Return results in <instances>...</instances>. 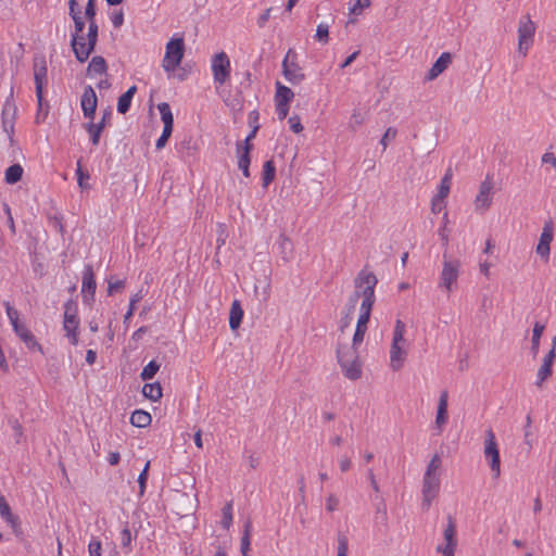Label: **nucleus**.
I'll use <instances>...</instances> for the list:
<instances>
[{"mask_svg":"<svg viewBox=\"0 0 556 556\" xmlns=\"http://www.w3.org/2000/svg\"><path fill=\"white\" fill-rule=\"evenodd\" d=\"M102 545L97 538H92L88 544L89 556H102Z\"/></svg>","mask_w":556,"mask_h":556,"instance_id":"obj_42","label":"nucleus"},{"mask_svg":"<svg viewBox=\"0 0 556 556\" xmlns=\"http://www.w3.org/2000/svg\"><path fill=\"white\" fill-rule=\"evenodd\" d=\"M536 26L531 20L530 15H522L518 21V46L517 54L520 58H526L534 42Z\"/></svg>","mask_w":556,"mask_h":556,"instance_id":"obj_7","label":"nucleus"},{"mask_svg":"<svg viewBox=\"0 0 556 556\" xmlns=\"http://www.w3.org/2000/svg\"><path fill=\"white\" fill-rule=\"evenodd\" d=\"M80 320L77 316V308L75 305L66 304L63 315V330L65 337L72 345L78 344V329Z\"/></svg>","mask_w":556,"mask_h":556,"instance_id":"obj_10","label":"nucleus"},{"mask_svg":"<svg viewBox=\"0 0 556 556\" xmlns=\"http://www.w3.org/2000/svg\"><path fill=\"white\" fill-rule=\"evenodd\" d=\"M447 406L448 393L447 391H442L439 396L437 415L434 420V425L439 433L442 432L443 428L445 427L448 420Z\"/></svg>","mask_w":556,"mask_h":556,"instance_id":"obj_18","label":"nucleus"},{"mask_svg":"<svg viewBox=\"0 0 556 556\" xmlns=\"http://www.w3.org/2000/svg\"><path fill=\"white\" fill-rule=\"evenodd\" d=\"M271 9L265 10L257 18V25L264 27L270 17Z\"/></svg>","mask_w":556,"mask_h":556,"instance_id":"obj_59","label":"nucleus"},{"mask_svg":"<svg viewBox=\"0 0 556 556\" xmlns=\"http://www.w3.org/2000/svg\"><path fill=\"white\" fill-rule=\"evenodd\" d=\"M406 325L401 320L397 319L394 325V329L392 332V340L390 345V368L393 371L401 370L405 362L407 359L409 349H410V342L406 339Z\"/></svg>","mask_w":556,"mask_h":556,"instance_id":"obj_4","label":"nucleus"},{"mask_svg":"<svg viewBox=\"0 0 556 556\" xmlns=\"http://www.w3.org/2000/svg\"><path fill=\"white\" fill-rule=\"evenodd\" d=\"M363 123H364V115L362 114L361 111L354 110L351 115L350 126L352 128H356V127L361 126Z\"/></svg>","mask_w":556,"mask_h":556,"instance_id":"obj_49","label":"nucleus"},{"mask_svg":"<svg viewBox=\"0 0 556 556\" xmlns=\"http://www.w3.org/2000/svg\"><path fill=\"white\" fill-rule=\"evenodd\" d=\"M378 279L376 275L367 269H362L354 280V292L350 296L342 319V327L350 325L352 315L357 302L361 300L359 313L352 342L339 343L337 348V359L345 378L357 380L362 377L363 365L359 358V348L362 346L372 306L376 301L375 288Z\"/></svg>","mask_w":556,"mask_h":556,"instance_id":"obj_1","label":"nucleus"},{"mask_svg":"<svg viewBox=\"0 0 556 556\" xmlns=\"http://www.w3.org/2000/svg\"><path fill=\"white\" fill-rule=\"evenodd\" d=\"M89 72L94 74H103L106 71V63L102 56L92 58L88 66Z\"/></svg>","mask_w":556,"mask_h":556,"instance_id":"obj_37","label":"nucleus"},{"mask_svg":"<svg viewBox=\"0 0 556 556\" xmlns=\"http://www.w3.org/2000/svg\"><path fill=\"white\" fill-rule=\"evenodd\" d=\"M542 163L549 164L552 167L556 169V156L551 152H546L543 154Z\"/></svg>","mask_w":556,"mask_h":556,"instance_id":"obj_58","label":"nucleus"},{"mask_svg":"<svg viewBox=\"0 0 556 556\" xmlns=\"http://www.w3.org/2000/svg\"><path fill=\"white\" fill-rule=\"evenodd\" d=\"M457 531L454 521L448 518L446 526L443 529L442 542L437 546L438 553L456 552L457 548Z\"/></svg>","mask_w":556,"mask_h":556,"instance_id":"obj_15","label":"nucleus"},{"mask_svg":"<svg viewBox=\"0 0 556 556\" xmlns=\"http://www.w3.org/2000/svg\"><path fill=\"white\" fill-rule=\"evenodd\" d=\"M452 56L448 52H443L439 59L433 63L431 68L428 72L427 79L433 80L435 79L440 74H442L451 64Z\"/></svg>","mask_w":556,"mask_h":556,"instance_id":"obj_24","label":"nucleus"},{"mask_svg":"<svg viewBox=\"0 0 556 556\" xmlns=\"http://www.w3.org/2000/svg\"><path fill=\"white\" fill-rule=\"evenodd\" d=\"M447 222H448V215H447V212H444L443 214V226L442 228L440 229L439 233L442 238V240L447 243L448 241V237L446 235V225H447Z\"/></svg>","mask_w":556,"mask_h":556,"instance_id":"obj_57","label":"nucleus"},{"mask_svg":"<svg viewBox=\"0 0 556 556\" xmlns=\"http://www.w3.org/2000/svg\"><path fill=\"white\" fill-rule=\"evenodd\" d=\"M339 505V500L333 494H330L326 500V509L328 511H334Z\"/></svg>","mask_w":556,"mask_h":556,"instance_id":"obj_54","label":"nucleus"},{"mask_svg":"<svg viewBox=\"0 0 556 556\" xmlns=\"http://www.w3.org/2000/svg\"><path fill=\"white\" fill-rule=\"evenodd\" d=\"M34 78L36 86V97L38 100L39 112L42 110V99H43V86L47 83V62L43 56H37L34 60ZM40 113L37 115V123H40Z\"/></svg>","mask_w":556,"mask_h":556,"instance_id":"obj_11","label":"nucleus"},{"mask_svg":"<svg viewBox=\"0 0 556 556\" xmlns=\"http://www.w3.org/2000/svg\"><path fill=\"white\" fill-rule=\"evenodd\" d=\"M545 326L540 323H535L532 330V339H531V351L533 356L535 357L539 353L541 337L544 332Z\"/></svg>","mask_w":556,"mask_h":556,"instance_id":"obj_34","label":"nucleus"},{"mask_svg":"<svg viewBox=\"0 0 556 556\" xmlns=\"http://www.w3.org/2000/svg\"><path fill=\"white\" fill-rule=\"evenodd\" d=\"M4 306H5L7 316L10 320V324L12 325V328L14 329L15 326L22 325L23 323L20 321V314H18L17 309L12 307L9 302H5Z\"/></svg>","mask_w":556,"mask_h":556,"instance_id":"obj_40","label":"nucleus"},{"mask_svg":"<svg viewBox=\"0 0 556 556\" xmlns=\"http://www.w3.org/2000/svg\"><path fill=\"white\" fill-rule=\"evenodd\" d=\"M0 516L12 528H16L18 526V518L12 514L10 506L2 494H0Z\"/></svg>","mask_w":556,"mask_h":556,"instance_id":"obj_27","label":"nucleus"},{"mask_svg":"<svg viewBox=\"0 0 556 556\" xmlns=\"http://www.w3.org/2000/svg\"><path fill=\"white\" fill-rule=\"evenodd\" d=\"M450 191H451L450 185L440 182L438 192L434 197L446 201V198L448 197Z\"/></svg>","mask_w":556,"mask_h":556,"instance_id":"obj_51","label":"nucleus"},{"mask_svg":"<svg viewBox=\"0 0 556 556\" xmlns=\"http://www.w3.org/2000/svg\"><path fill=\"white\" fill-rule=\"evenodd\" d=\"M294 98V92L280 81H276L275 103L290 104Z\"/></svg>","mask_w":556,"mask_h":556,"instance_id":"obj_28","label":"nucleus"},{"mask_svg":"<svg viewBox=\"0 0 556 556\" xmlns=\"http://www.w3.org/2000/svg\"><path fill=\"white\" fill-rule=\"evenodd\" d=\"M493 182L486 177L479 186V192L475 198L473 205L477 212H485L492 204Z\"/></svg>","mask_w":556,"mask_h":556,"instance_id":"obj_14","label":"nucleus"},{"mask_svg":"<svg viewBox=\"0 0 556 556\" xmlns=\"http://www.w3.org/2000/svg\"><path fill=\"white\" fill-rule=\"evenodd\" d=\"M370 5H371L370 0H351L349 2V15H350L349 23H355L357 20V16L362 15L365 10L370 8Z\"/></svg>","mask_w":556,"mask_h":556,"instance_id":"obj_25","label":"nucleus"},{"mask_svg":"<svg viewBox=\"0 0 556 556\" xmlns=\"http://www.w3.org/2000/svg\"><path fill=\"white\" fill-rule=\"evenodd\" d=\"M253 146H241L237 144V157H238V167L242 172L244 177H250V152Z\"/></svg>","mask_w":556,"mask_h":556,"instance_id":"obj_23","label":"nucleus"},{"mask_svg":"<svg viewBox=\"0 0 556 556\" xmlns=\"http://www.w3.org/2000/svg\"><path fill=\"white\" fill-rule=\"evenodd\" d=\"M329 28L330 25L328 23L318 24L316 28L315 39L318 42L326 45L329 40Z\"/></svg>","mask_w":556,"mask_h":556,"instance_id":"obj_38","label":"nucleus"},{"mask_svg":"<svg viewBox=\"0 0 556 556\" xmlns=\"http://www.w3.org/2000/svg\"><path fill=\"white\" fill-rule=\"evenodd\" d=\"M131 541H132L131 532L127 527H125L121 531V545L125 549V553H129L131 551Z\"/></svg>","mask_w":556,"mask_h":556,"instance_id":"obj_41","label":"nucleus"},{"mask_svg":"<svg viewBox=\"0 0 556 556\" xmlns=\"http://www.w3.org/2000/svg\"><path fill=\"white\" fill-rule=\"evenodd\" d=\"M97 283L94 280V274L90 266H87L83 273L81 281V294L85 302L93 300Z\"/></svg>","mask_w":556,"mask_h":556,"instance_id":"obj_19","label":"nucleus"},{"mask_svg":"<svg viewBox=\"0 0 556 556\" xmlns=\"http://www.w3.org/2000/svg\"><path fill=\"white\" fill-rule=\"evenodd\" d=\"M555 361V354L554 351H548V353L544 356L542 365L540 366L538 372H536V381L535 384L538 387H541L543 382L551 377L552 375V367Z\"/></svg>","mask_w":556,"mask_h":556,"instance_id":"obj_22","label":"nucleus"},{"mask_svg":"<svg viewBox=\"0 0 556 556\" xmlns=\"http://www.w3.org/2000/svg\"><path fill=\"white\" fill-rule=\"evenodd\" d=\"M97 104L98 98L93 88L91 86L85 87L80 99V106L86 118L91 121L94 118Z\"/></svg>","mask_w":556,"mask_h":556,"instance_id":"obj_16","label":"nucleus"},{"mask_svg":"<svg viewBox=\"0 0 556 556\" xmlns=\"http://www.w3.org/2000/svg\"><path fill=\"white\" fill-rule=\"evenodd\" d=\"M159 369L160 365L155 361H151L143 367L140 377L142 380H150L155 376Z\"/></svg>","mask_w":556,"mask_h":556,"instance_id":"obj_39","label":"nucleus"},{"mask_svg":"<svg viewBox=\"0 0 556 556\" xmlns=\"http://www.w3.org/2000/svg\"><path fill=\"white\" fill-rule=\"evenodd\" d=\"M72 18L74 20V23H75V33L73 34V36H84L83 35V30H84V27H85V23L81 20L80 14L77 15V16H74ZM74 37H72V39Z\"/></svg>","mask_w":556,"mask_h":556,"instance_id":"obj_52","label":"nucleus"},{"mask_svg":"<svg viewBox=\"0 0 556 556\" xmlns=\"http://www.w3.org/2000/svg\"><path fill=\"white\" fill-rule=\"evenodd\" d=\"M396 136V129L393 128V127H389L384 135L382 136L381 140H380V143L381 146L383 147V150L387 149V147L389 146V142L392 141Z\"/></svg>","mask_w":556,"mask_h":556,"instance_id":"obj_47","label":"nucleus"},{"mask_svg":"<svg viewBox=\"0 0 556 556\" xmlns=\"http://www.w3.org/2000/svg\"><path fill=\"white\" fill-rule=\"evenodd\" d=\"M185 53V43L182 38H172L165 46V54L162 60V67L172 77L176 68L180 65Z\"/></svg>","mask_w":556,"mask_h":556,"instance_id":"obj_8","label":"nucleus"},{"mask_svg":"<svg viewBox=\"0 0 556 556\" xmlns=\"http://www.w3.org/2000/svg\"><path fill=\"white\" fill-rule=\"evenodd\" d=\"M149 468H150V462L148 460L144 465V468L142 469V471L140 472V475L138 477L140 494L144 493Z\"/></svg>","mask_w":556,"mask_h":556,"instance_id":"obj_45","label":"nucleus"},{"mask_svg":"<svg viewBox=\"0 0 556 556\" xmlns=\"http://www.w3.org/2000/svg\"><path fill=\"white\" fill-rule=\"evenodd\" d=\"M23 167L20 164H13L5 169L4 179L9 185L16 184L23 176Z\"/></svg>","mask_w":556,"mask_h":556,"instance_id":"obj_33","label":"nucleus"},{"mask_svg":"<svg viewBox=\"0 0 556 556\" xmlns=\"http://www.w3.org/2000/svg\"><path fill=\"white\" fill-rule=\"evenodd\" d=\"M15 334L23 341V343L29 349L30 351H37L41 354H43V349L41 344L37 341L35 336L31 333V331L24 325L15 326L13 329Z\"/></svg>","mask_w":556,"mask_h":556,"instance_id":"obj_20","label":"nucleus"},{"mask_svg":"<svg viewBox=\"0 0 556 556\" xmlns=\"http://www.w3.org/2000/svg\"><path fill=\"white\" fill-rule=\"evenodd\" d=\"M352 466V462L348 456H342L339 459V467L341 471L345 472L348 471Z\"/></svg>","mask_w":556,"mask_h":556,"instance_id":"obj_60","label":"nucleus"},{"mask_svg":"<svg viewBox=\"0 0 556 556\" xmlns=\"http://www.w3.org/2000/svg\"><path fill=\"white\" fill-rule=\"evenodd\" d=\"M124 288V281L123 280H115V281H109V288L108 292L109 294H113L116 291H119Z\"/></svg>","mask_w":556,"mask_h":556,"instance_id":"obj_56","label":"nucleus"},{"mask_svg":"<svg viewBox=\"0 0 556 556\" xmlns=\"http://www.w3.org/2000/svg\"><path fill=\"white\" fill-rule=\"evenodd\" d=\"M243 318V309L238 300H235L230 307L229 313V326L231 330H236L239 328Z\"/></svg>","mask_w":556,"mask_h":556,"instance_id":"obj_29","label":"nucleus"},{"mask_svg":"<svg viewBox=\"0 0 556 556\" xmlns=\"http://www.w3.org/2000/svg\"><path fill=\"white\" fill-rule=\"evenodd\" d=\"M462 263L446 253L443 254L442 269L440 271L438 287L445 293H451L457 287L460 276Z\"/></svg>","mask_w":556,"mask_h":556,"instance_id":"obj_6","label":"nucleus"},{"mask_svg":"<svg viewBox=\"0 0 556 556\" xmlns=\"http://www.w3.org/2000/svg\"><path fill=\"white\" fill-rule=\"evenodd\" d=\"M276 113L279 119H285L289 113V105L283 103H275Z\"/></svg>","mask_w":556,"mask_h":556,"instance_id":"obj_53","label":"nucleus"},{"mask_svg":"<svg viewBox=\"0 0 556 556\" xmlns=\"http://www.w3.org/2000/svg\"><path fill=\"white\" fill-rule=\"evenodd\" d=\"M223 517H222V520H220V526L228 530L231 525H232V521H233V514H232V504L231 503H227L223 510Z\"/></svg>","mask_w":556,"mask_h":556,"instance_id":"obj_36","label":"nucleus"},{"mask_svg":"<svg viewBox=\"0 0 556 556\" xmlns=\"http://www.w3.org/2000/svg\"><path fill=\"white\" fill-rule=\"evenodd\" d=\"M290 58L291 51L287 53L282 61V74L289 83L293 85L300 84L302 80H304L305 75L302 73L300 66L295 62L290 61Z\"/></svg>","mask_w":556,"mask_h":556,"instance_id":"obj_17","label":"nucleus"},{"mask_svg":"<svg viewBox=\"0 0 556 556\" xmlns=\"http://www.w3.org/2000/svg\"><path fill=\"white\" fill-rule=\"evenodd\" d=\"M157 110L161 114V119L164 124L163 132L161 137L156 140L155 147L157 150L163 149L166 146L168 138L173 132L174 117L170 110V106L166 102H162L157 105Z\"/></svg>","mask_w":556,"mask_h":556,"instance_id":"obj_12","label":"nucleus"},{"mask_svg":"<svg viewBox=\"0 0 556 556\" xmlns=\"http://www.w3.org/2000/svg\"><path fill=\"white\" fill-rule=\"evenodd\" d=\"M251 551V539L241 538L240 552L242 556H249Z\"/></svg>","mask_w":556,"mask_h":556,"instance_id":"obj_55","label":"nucleus"},{"mask_svg":"<svg viewBox=\"0 0 556 556\" xmlns=\"http://www.w3.org/2000/svg\"><path fill=\"white\" fill-rule=\"evenodd\" d=\"M111 22L115 28H118L124 23V13L122 10L115 11L110 16Z\"/></svg>","mask_w":556,"mask_h":556,"instance_id":"obj_50","label":"nucleus"},{"mask_svg":"<svg viewBox=\"0 0 556 556\" xmlns=\"http://www.w3.org/2000/svg\"><path fill=\"white\" fill-rule=\"evenodd\" d=\"M121 459V455L117 452H111L108 456V462L110 465L115 466L118 464Z\"/></svg>","mask_w":556,"mask_h":556,"instance_id":"obj_64","label":"nucleus"},{"mask_svg":"<svg viewBox=\"0 0 556 556\" xmlns=\"http://www.w3.org/2000/svg\"><path fill=\"white\" fill-rule=\"evenodd\" d=\"M288 124L290 126V129L295 134H300L303 130L301 119L298 115L289 117Z\"/></svg>","mask_w":556,"mask_h":556,"instance_id":"obj_48","label":"nucleus"},{"mask_svg":"<svg viewBox=\"0 0 556 556\" xmlns=\"http://www.w3.org/2000/svg\"><path fill=\"white\" fill-rule=\"evenodd\" d=\"M442 458L439 454H434L427 465L422 476L421 497L422 507L428 509L432 502L437 498L441 486Z\"/></svg>","mask_w":556,"mask_h":556,"instance_id":"obj_3","label":"nucleus"},{"mask_svg":"<svg viewBox=\"0 0 556 556\" xmlns=\"http://www.w3.org/2000/svg\"><path fill=\"white\" fill-rule=\"evenodd\" d=\"M276 167L271 160H268L263 165L262 172V184L264 188H267L269 184L275 179Z\"/></svg>","mask_w":556,"mask_h":556,"instance_id":"obj_35","label":"nucleus"},{"mask_svg":"<svg viewBox=\"0 0 556 556\" xmlns=\"http://www.w3.org/2000/svg\"><path fill=\"white\" fill-rule=\"evenodd\" d=\"M483 456L485 460L489 463L493 477L498 478L501 475L500 450L495 434L491 429L485 431V439L483 443Z\"/></svg>","mask_w":556,"mask_h":556,"instance_id":"obj_9","label":"nucleus"},{"mask_svg":"<svg viewBox=\"0 0 556 556\" xmlns=\"http://www.w3.org/2000/svg\"><path fill=\"white\" fill-rule=\"evenodd\" d=\"M491 264L486 261L484 262H480L479 264V269H480V273L485 276V277H489L490 276V269H491Z\"/></svg>","mask_w":556,"mask_h":556,"instance_id":"obj_62","label":"nucleus"},{"mask_svg":"<svg viewBox=\"0 0 556 556\" xmlns=\"http://www.w3.org/2000/svg\"><path fill=\"white\" fill-rule=\"evenodd\" d=\"M279 248L281 249V253L283 254V260L288 261L289 260V254L291 253L292 251V243L291 241L286 238V237H281L280 238V241H279Z\"/></svg>","mask_w":556,"mask_h":556,"instance_id":"obj_43","label":"nucleus"},{"mask_svg":"<svg viewBox=\"0 0 556 556\" xmlns=\"http://www.w3.org/2000/svg\"><path fill=\"white\" fill-rule=\"evenodd\" d=\"M554 238V225L552 222H546L542 228V232L539 238V242L535 248L536 254L547 262L551 254V243Z\"/></svg>","mask_w":556,"mask_h":556,"instance_id":"obj_13","label":"nucleus"},{"mask_svg":"<svg viewBox=\"0 0 556 556\" xmlns=\"http://www.w3.org/2000/svg\"><path fill=\"white\" fill-rule=\"evenodd\" d=\"M152 421L151 415L142 409H136L130 416V424L137 428H146Z\"/></svg>","mask_w":556,"mask_h":556,"instance_id":"obj_30","label":"nucleus"},{"mask_svg":"<svg viewBox=\"0 0 556 556\" xmlns=\"http://www.w3.org/2000/svg\"><path fill=\"white\" fill-rule=\"evenodd\" d=\"M15 106L7 103L2 111V126L8 135L13 132Z\"/></svg>","mask_w":556,"mask_h":556,"instance_id":"obj_26","label":"nucleus"},{"mask_svg":"<svg viewBox=\"0 0 556 556\" xmlns=\"http://www.w3.org/2000/svg\"><path fill=\"white\" fill-rule=\"evenodd\" d=\"M76 175L78 177V184L80 187H84V180L85 179H88L89 176L84 174L83 169H81V165H80V162H78L77 164V169H76Z\"/></svg>","mask_w":556,"mask_h":556,"instance_id":"obj_61","label":"nucleus"},{"mask_svg":"<svg viewBox=\"0 0 556 556\" xmlns=\"http://www.w3.org/2000/svg\"><path fill=\"white\" fill-rule=\"evenodd\" d=\"M211 71L216 93L225 101L226 104H229L228 99L225 97L223 86L230 79L231 63L229 56L224 51L216 53L212 58Z\"/></svg>","mask_w":556,"mask_h":556,"instance_id":"obj_5","label":"nucleus"},{"mask_svg":"<svg viewBox=\"0 0 556 556\" xmlns=\"http://www.w3.org/2000/svg\"><path fill=\"white\" fill-rule=\"evenodd\" d=\"M142 394L147 399L156 402L162 397V387L159 382L146 383L142 388Z\"/></svg>","mask_w":556,"mask_h":556,"instance_id":"obj_32","label":"nucleus"},{"mask_svg":"<svg viewBox=\"0 0 556 556\" xmlns=\"http://www.w3.org/2000/svg\"><path fill=\"white\" fill-rule=\"evenodd\" d=\"M337 556H348V545L345 540L339 541Z\"/></svg>","mask_w":556,"mask_h":556,"instance_id":"obj_63","label":"nucleus"},{"mask_svg":"<svg viewBox=\"0 0 556 556\" xmlns=\"http://www.w3.org/2000/svg\"><path fill=\"white\" fill-rule=\"evenodd\" d=\"M445 206H446V201L443 200V199H438L435 197L432 198L431 200V212L433 214H439L441 212H446L445 211Z\"/></svg>","mask_w":556,"mask_h":556,"instance_id":"obj_46","label":"nucleus"},{"mask_svg":"<svg viewBox=\"0 0 556 556\" xmlns=\"http://www.w3.org/2000/svg\"><path fill=\"white\" fill-rule=\"evenodd\" d=\"M85 15L89 23L87 36H74L72 40L73 51L79 62H85L88 60L89 55L94 49L98 38V25L94 21V0H88L85 9Z\"/></svg>","mask_w":556,"mask_h":556,"instance_id":"obj_2","label":"nucleus"},{"mask_svg":"<svg viewBox=\"0 0 556 556\" xmlns=\"http://www.w3.org/2000/svg\"><path fill=\"white\" fill-rule=\"evenodd\" d=\"M137 91L136 86H131L125 93H123L117 101V112L121 114H125L128 112L131 100Z\"/></svg>","mask_w":556,"mask_h":556,"instance_id":"obj_31","label":"nucleus"},{"mask_svg":"<svg viewBox=\"0 0 556 556\" xmlns=\"http://www.w3.org/2000/svg\"><path fill=\"white\" fill-rule=\"evenodd\" d=\"M141 298H142V295L140 293H136L130 298L129 309L127 311V313L124 316L125 323L128 321L131 318V316L134 315L135 306L141 300Z\"/></svg>","mask_w":556,"mask_h":556,"instance_id":"obj_44","label":"nucleus"},{"mask_svg":"<svg viewBox=\"0 0 556 556\" xmlns=\"http://www.w3.org/2000/svg\"><path fill=\"white\" fill-rule=\"evenodd\" d=\"M110 116L111 112L106 111L104 112L102 119L99 123H94L93 119H89V122L85 125V129L88 132L93 146L99 144L101 132L103 131L106 125V119L110 118Z\"/></svg>","mask_w":556,"mask_h":556,"instance_id":"obj_21","label":"nucleus"}]
</instances>
